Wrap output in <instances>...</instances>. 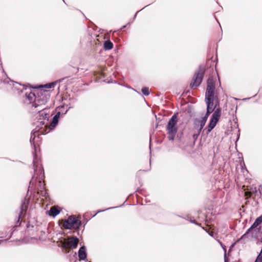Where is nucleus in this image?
<instances>
[{
	"mask_svg": "<svg viewBox=\"0 0 262 262\" xmlns=\"http://www.w3.org/2000/svg\"><path fill=\"white\" fill-rule=\"evenodd\" d=\"M214 82L212 78H209L207 81V86L205 95V101L207 104V113L205 117L200 119H196L194 123V130L195 134L193 135L194 138L200 134L202 128L204 126L208 115L213 111V110L219 104V100L216 96H214Z\"/></svg>",
	"mask_w": 262,
	"mask_h": 262,
	"instance_id": "nucleus-1",
	"label": "nucleus"
},
{
	"mask_svg": "<svg viewBox=\"0 0 262 262\" xmlns=\"http://www.w3.org/2000/svg\"><path fill=\"white\" fill-rule=\"evenodd\" d=\"M26 96L29 103L32 104V106L34 109L36 108L34 112H38L40 117H42V119H43V121H40V123H42V124H45L50 116L49 110L44 108V105L48 99L47 96L42 93H40V94H38L37 96H36L34 93H30L26 94ZM39 119H41V118H40Z\"/></svg>",
	"mask_w": 262,
	"mask_h": 262,
	"instance_id": "nucleus-2",
	"label": "nucleus"
},
{
	"mask_svg": "<svg viewBox=\"0 0 262 262\" xmlns=\"http://www.w3.org/2000/svg\"><path fill=\"white\" fill-rule=\"evenodd\" d=\"M33 165L34 169V174L33 176L32 180L30 181V185H35L38 190L41 192V195L45 196L46 192L44 190L45 183L43 181L44 179V172L43 168L38 160L34 158L33 161Z\"/></svg>",
	"mask_w": 262,
	"mask_h": 262,
	"instance_id": "nucleus-3",
	"label": "nucleus"
},
{
	"mask_svg": "<svg viewBox=\"0 0 262 262\" xmlns=\"http://www.w3.org/2000/svg\"><path fill=\"white\" fill-rule=\"evenodd\" d=\"M178 120L176 115H174L168 121L166 126L167 138L169 140L173 141L177 133Z\"/></svg>",
	"mask_w": 262,
	"mask_h": 262,
	"instance_id": "nucleus-4",
	"label": "nucleus"
},
{
	"mask_svg": "<svg viewBox=\"0 0 262 262\" xmlns=\"http://www.w3.org/2000/svg\"><path fill=\"white\" fill-rule=\"evenodd\" d=\"M262 223V215L257 217L254 223L252 224L251 227L248 230V231L242 237L239 239L238 241L242 240L243 239L249 237H253L256 236V233L260 230V228L255 229L258 225Z\"/></svg>",
	"mask_w": 262,
	"mask_h": 262,
	"instance_id": "nucleus-5",
	"label": "nucleus"
},
{
	"mask_svg": "<svg viewBox=\"0 0 262 262\" xmlns=\"http://www.w3.org/2000/svg\"><path fill=\"white\" fill-rule=\"evenodd\" d=\"M214 110L212 117L210 120L209 125L207 126V133L210 132L215 126L221 115V108L219 107V104L213 110Z\"/></svg>",
	"mask_w": 262,
	"mask_h": 262,
	"instance_id": "nucleus-6",
	"label": "nucleus"
},
{
	"mask_svg": "<svg viewBox=\"0 0 262 262\" xmlns=\"http://www.w3.org/2000/svg\"><path fill=\"white\" fill-rule=\"evenodd\" d=\"M81 225V221L74 216H71L63 223L66 229H77Z\"/></svg>",
	"mask_w": 262,
	"mask_h": 262,
	"instance_id": "nucleus-7",
	"label": "nucleus"
},
{
	"mask_svg": "<svg viewBox=\"0 0 262 262\" xmlns=\"http://www.w3.org/2000/svg\"><path fill=\"white\" fill-rule=\"evenodd\" d=\"M79 239L77 237H71L60 242L59 245L64 248H76Z\"/></svg>",
	"mask_w": 262,
	"mask_h": 262,
	"instance_id": "nucleus-8",
	"label": "nucleus"
},
{
	"mask_svg": "<svg viewBox=\"0 0 262 262\" xmlns=\"http://www.w3.org/2000/svg\"><path fill=\"white\" fill-rule=\"evenodd\" d=\"M204 73V69L200 68L198 72L195 73L192 80V82L190 83L192 88H195L198 86L201 83Z\"/></svg>",
	"mask_w": 262,
	"mask_h": 262,
	"instance_id": "nucleus-9",
	"label": "nucleus"
},
{
	"mask_svg": "<svg viewBox=\"0 0 262 262\" xmlns=\"http://www.w3.org/2000/svg\"><path fill=\"white\" fill-rule=\"evenodd\" d=\"M60 114V112H58V113H57L56 114V115L53 117L52 122L51 123V124L49 127H47V123H45L46 125H45V127L46 128V129L48 130L47 132V133H48V132H50V130H51L52 129H53L56 126V125L57 124L58 121V118H59Z\"/></svg>",
	"mask_w": 262,
	"mask_h": 262,
	"instance_id": "nucleus-10",
	"label": "nucleus"
},
{
	"mask_svg": "<svg viewBox=\"0 0 262 262\" xmlns=\"http://www.w3.org/2000/svg\"><path fill=\"white\" fill-rule=\"evenodd\" d=\"M43 130H39V129H36L33 134H32L31 138H30V142L31 143L34 144L37 140L36 139V138L37 137L38 138V136L40 134H43Z\"/></svg>",
	"mask_w": 262,
	"mask_h": 262,
	"instance_id": "nucleus-11",
	"label": "nucleus"
},
{
	"mask_svg": "<svg viewBox=\"0 0 262 262\" xmlns=\"http://www.w3.org/2000/svg\"><path fill=\"white\" fill-rule=\"evenodd\" d=\"M60 212V210L58 206H53L50 210L48 211V214L50 216L55 217L58 215Z\"/></svg>",
	"mask_w": 262,
	"mask_h": 262,
	"instance_id": "nucleus-12",
	"label": "nucleus"
},
{
	"mask_svg": "<svg viewBox=\"0 0 262 262\" xmlns=\"http://www.w3.org/2000/svg\"><path fill=\"white\" fill-rule=\"evenodd\" d=\"M78 256L80 259L84 260L86 259V253L85 252V248L84 247H81L79 250Z\"/></svg>",
	"mask_w": 262,
	"mask_h": 262,
	"instance_id": "nucleus-13",
	"label": "nucleus"
},
{
	"mask_svg": "<svg viewBox=\"0 0 262 262\" xmlns=\"http://www.w3.org/2000/svg\"><path fill=\"white\" fill-rule=\"evenodd\" d=\"M257 193V189L256 187H251L250 189H248L247 191L245 192V195L247 197V198H250L253 194H255Z\"/></svg>",
	"mask_w": 262,
	"mask_h": 262,
	"instance_id": "nucleus-14",
	"label": "nucleus"
},
{
	"mask_svg": "<svg viewBox=\"0 0 262 262\" xmlns=\"http://www.w3.org/2000/svg\"><path fill=\"white\" fill-rule=\"evenodd\" d=\"M113 45L110 41H105L104 43V48L105 50H111L113 48Z\"/></svg>",
	"mask_w": 262,
	"mask_h": 262,
	"instance_id": "nucleus-15",
	"label": "nucleus"
},
{
	"mask_svg": "<svg viewBox=\"0 0 262 262\" xmlns=\"http://www.w3.org/2000/svg\"><path fill=\"white\" fill-rule=\"evenodd\" d=\"M56 83H57L56 81V82H51V83L45 84L43 86V87L45 88H47V89L52 88H54L56 85Z\"/></svg>",
	"mask_w": 262,
	"mask_h": 262,
	"instance_id": "nucleus-16",
	"label": "nucleus"
},
{
	"mask_svg": "<svg viewBox=\"0 0 262 262\" xmlns=\"http://www.w3.org/2000/svg\"><path fill=\"white\" fill-rule=\"evenodd\" d=\"M255 262H262V248L260 253L257 256Z\"/></svg>",
	"mask_w": 262,
	"mask_h": 262,
	"instance_id": "nucleus-17",
	"label": "nucleus"
},
{
	"mask_svg": "<svg viewBox=\"0 0 262 262\" xmlns=\"http://www.w3.org/2000/svg\"><path fill=\"white\" fill-rule=\"evenodd\" d=\"M27 208V205L26 204V203L24 202V203L21 205L20 215L23 214L24 211L25 212L26 211Z\"/></svg>",
	"mask_w": 262,
	"mask_h": 262,
	"instance_id": "nucleus-18",
	"label": "nucleus"
},
{
	"mask_svg": "<svg viewBox=\"0 0 262 262\" xmlns=\"http://www.w3.org/2000/svg\"><path fill=\"white\" fill-rule=\"evenodd\" d=\"M142 92L145 95H148L149 94V90L147 88H143L142 89Z\"/></svg>",
	"mask_w": 262,
	"mask_h": 262,
	"instance_id": "nucleus-19",
	"label": "nucleus"
},
{
	"mask_svg": "<svg viewBox=\"0 0 262 262\" xmlns=\"http://www.w3.org/2000/svg\"><path fill=\"white\" fill-rule=\"evenodd\" d=\"M219 243L220 244V245H221V246L223 247L224 250V252H225V255H224V257H225V262H227V260H226V249L225 248V247L223 246V245L222 244V243L219 241Z\"/></svg>",
	"mask_w": 262,
	"mask_h": 262,
	"instance_id": "nucleus-20",
	"label": "nucleus"
},
{
	"mask_svg": "<svg viewBox=\"0 0 262 262\" xmlns=\"http://www.w3.org/2000/svg\"><path fill=\"white\" fill-rule=\"evenodd\" d=\"M208 234H209L210 236H211L213 237V236H214V233H213V231H210V232H209V231H208Z\"/></svg>",
	"mask_w": 262,
	"mask_h": 262,
	"instance_id": "nucleus-21",
	"label": "nucleus"
},
{
	"mask_svg": "<svg viewBox=\"0 0 262 262\" xmlns=\"http://www.w3.org/2000/svg\"><path fill=\"white\" fill-rule=\"evenodd\" d=\"M3 242V241L0 240V243H1V242Z\"/></svg>",
	"mask_w": 262,
	"mask_h": 262,
	"instance_id": "nucleus-22",
	"label": "nucleus"
}]
</instances>
